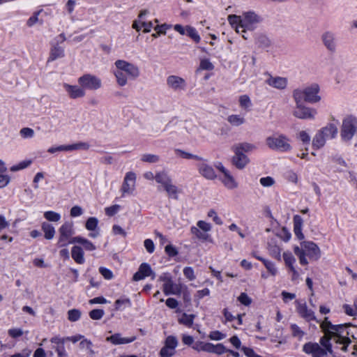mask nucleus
Wrapping results in <instances>:
<instances>
[{
    "label": "nucleus",
    "instance_id": "nucleus-1",
    "mask_svg": "<svg viewBox=\"0 0 357 357\" xmlns=\"http://www.w3.org/2000/svg\"><path fill=\"white\" fill-rule=\"evenodd\" d=\"M228 22L240 33H245L246 31H253L261 22L260 15L253 11L245 12L242 15H229L227 17Z\"/></svg>",
    "mask_w": 357,
    "mask_h": 357
},
{
    "label": "nucleus",
    "instance_id": "nucleus-2",
    "mask_svg": "<svg viewBox=\"0 0 357 357\" xmlns=\"http://www.w3.org/2000/svg\"><path fill=\"white\" fill-rule=\"evenodd\" d=\"M256 149V146L249 142H241L231 147L234 155L231 158L232 165L238 169H243L250 163V160L245 154Z\"/></svg>",
    "mask_w": 357,
    "mask_h": 357
},
{
    "label": "nucleus",
    "instance_id": "nucleus-3",
    "mask_svg": "<svg viewBox=\"0 0 357 357\" xmlns=\"http://www.w3.org/2000/svg\"><path fill=\"white\" fill-rule=\"evenodd\" d=\"M301 248L295 247L294 253L298 257L300 264L302 265L308 264L306 258L317 261L321 257V250L318 245L312 241H303L301 243Z\"/></svg>",
    "mask_w": 357,
    "mask_h": 357
},
{
    "label": "nucleus",
    "instance_id": "nucleus-4",
    "mask_svg": "<svg viewBox=\"0 0 357 357\" xmlns=\"http://www.w3.org/2000/svg\"><path fill=\"white\" fill-rule=\"evenodd\" d=\"M319 86L314 83L303 89H295L293 91V98L295 102L317 103L321 100V96L319 95Z\"/></svg>",
    "mask_w": 357,
    "mask_h": 357
},
{
    "label": "nucleus",
    "instance_id": "nucleus-5",
    "mask_svg": "<svg viewBox=\"0 0 357 357\" xmlns=\"http://www.w3.org/2000/svg\"><path fill=\"white\" fill-rule=\"evenodd\" d=\"M338 132L337 127L332 123H328L321 128L314 135L312 139V146L319 149L323 147L328 139H334Z\"/></svg>",
    "mask_w": 357,
    "mask_h": 357
},
{
    "label": "nucleus",
    "instance_id": "nucleus-6",
    "mask_svg": "<svg viewBox=\"0 0 357 357\" xmlns=\"http://www.w3.org/2000/svg\"><path fill=\"white\" fill-rule=\"evenodd\" d=\"M266 144L269 149L277 151L288 152L292 149L290 139L285 135L280 133H275L267 137Z\"/></svg>",
    "mask_w": 357,
    "mask_h": 357
},
{
    "label": "nucleus",
    "instance_id": "nucleus-7",
    "mask_svg": "<svg viewBox=\"0 0 357 357\" xmlns=\"http://www.w3.org/2000/svg\"><path fill=\"white\" fill-rule=\"evenodd\" d=\"M357 134V117L347 115L342 119L340 127V137L343 142H349Z\"/></svg>",
    "mask_w": 357,
    "mask_h": 357
},
{
    "label": "nucleus",
    "instance_id": "nucleus-8",
    "mask_svg": "<svg viewBox=\"0 0 357 357\" xmlns=\"http://www.w3.org/2000/svg\"><path fill=\"white\" fill-rule=\"evenodd\" d=\"M59 236L57 241L59 248H63L69 244L76 243L74 241L75 237H73L74 234L73 223L72 222H66L59 229Z\"/></svg>",
    "mask_w": 357,
    "mask_h": 357
},
{
    "label": "nucleus",
    "instance_id": "nucleus-9",
    "mask_svg": "<svg viewBox=\"0 0 357 357\" xmlns=\"http://www.w3.org/2000/svg\"><path fill=\"white\" fill-rule=\"evenodd\" d=\"M212 229V226L210 223L199 220L195 226L190 227V233L192 236L202 241H211V235L209 232Z\"/></svg>",
    "mask_w": 357,
    "mask_h": 357
},
{
    "label": "nucleus",
    "instance_id": "nucleus-10",
    "mask_svg": "<svg viewBox=\"0 0 357 357\" xmlns=\"http://www.w3.org/2000/svg\"><path fill=\"white\" fill-rule=\"evenodd\" d=\"M77 83L79 85L82 86L85 92L86 90L97 91L102 87L101 79L90 73H85L80 76L77 79Z\"/></svg>",
    "mask_w": 357,
    "mask_h": 357
},
{
    "label": "nucleus",
    "instance_id": "nucleus-11",
    "mask_svg": "<svg viewBox=\"0 0 357 357\" xmlns=\"http://www.w3.org/2000/svg\"><path fill=\"white\" fill-rule=\"evenodd\" d=\"M323 322L324 323V326H326L328 330H330V332L335 338V340L348 338L347 335H349V332L346 331V330L351 326L350 324L334 325L328 320V317H325Z\"/></svg>",
    "mask_w": 357,
    "mask_h": 357
},
{
    "label": "nucleus",
    "instance_id": "nucleus-12",
    "mask_svg": "<svg viewBox=\"0 0 357 357\" xmlns=\"http://www.w3.org/2000/svg\"><path fill=\"white\" fill-rule=\"evenodd\" d=\"M117 69L121 70L123 73L132 79H136L139 76L140 72L139 68L126 60L118 59L114 63Z\"/></svg>",
    "mask_w": 357,
    "mask_h": 357
},
{
    "label": "nucleus",
    "instance_id": "nucleus-13",
    "mask_svg": "<svg viewBox=\"0 0 357 357\" xmlns=\"http://www.w3.org/2000/svg\"><path fill=\"white\" fill-rule=\"evenodd\" d=\"M317 112L315 109L306 107L303 102H296L293 115L300 119H314Z\"/></svg>",
    "mask_w": 357,
    "mask_h": 357
},
{
    "label": "nucleus",
    "instance_id": "nucleus-14",
    "mask_svg": "<svg viewBox=\"0 0 357 357\" xmlns=\"http://www.w3.org/2000/svg\"><path fill=\"white\" fill-rule=\"evenodd\" d=\"M178 344V339L173 335H169L165 340V344L160 351V357H172L176 354V348Z\"/></svg>",
    "mask_w": 357,
    "mask_h": 357
},
{
    "label": "nucleus",
    "instance_id": "nucleus-15",
    "mask_svg": "<svg viewBox=\"0 0 357 357\" xmlns=\"http://www.w3.org/2000/svg\"><path fill=\"white\" fill-rule=\"evenodd\" d=\"M320 328L323 331L324 335L321 337L319 340V345L322 347V349L326 350L327 355L328 354H333V351L331 340L335 337L330 332V330H328V328L326 327V326H324V323L323 321L320 323Z\"/></svg>",
    "mask_w": 357,
    "mask_h": 357
},
{
    "label": "nucleus",
    "instance_id": "nucleus-16",
    "mask_svg": "<svg viewBox=\"0 0 357 357\" xmlns=\"http://www.w3.org/2000/svg\"><path fill=\"white\" fill-rule=\"evenodd\" d=\"M166 82L167 87L174 92L184 91L187 85L185 79L177 75L168 76Z\"/></svg>",
    "mask_w": 357,
    "mask_h": 357
},
{
    "label": "nucleus",
    "instance_id": "nucleus-17",
    "mask_svg": "<svg viewBox=\"0 0 357 357\" xmlns=\"http://www.w3.org/2000/svg\"><path fill=\"white\" fill-rule=\"evenodd\" d=\"M303 351L312 357H326V350L322 349L319 344L316 342H307L303 346Z\"/></svg>",
    "mask_w": 357,
    "mask_h": 357
},
{
    "label": "nucleus",
    "instance_id": "nucleus-18",
    "mask_svg": "<svg viewBox=\"0 0 357 357\" xmlns=\"http://www.w3.org/2000/svg\"><path fill=\"white\" fill-rule=\"evenodd\" d=\"M296 310L298 314L304 319L306 321H315L317 323H320L316 318L314 312L309 309L306 303H301L296 301Z\"/></svg>",
    "mask_w": 357,
    "mask_h": 357
},
{
    "label": "nucleus",
    "instance_id": "nucleus-19",
    "mask_svg": "<svg viewBox=\"0 0 357 357\" xmlns=\"http://www.w3.org/2000/svg\"><path fill=\"white\" fill-rule=\"evenodd\" d=\"M136 174L132 172L126 173L121 186L123 194H132L135 189Z\"/></svg>",
    "mask_w": 357,
    "mask_h": 357
},
{
    "label": "nucleus",
    "instance_id": "nucleus-20",
    "mask_svg": "<svg viewBox=\"0 0 357 357\" xmlns=\"http://www.w3.org/2000/svg\"><path fill=\"white\" fill-rule=\"evenodd\" d=\"M148 276H151V278L154 279L155 278V273L152 271L149 264L142 263L139 266L138 271L134 274L132 280L134 281H139Z\"/></svg>",
    "mask_w": 357,
    "mask_h": 357
},
{
    "label": "nucleus",
    "instance_id": "nucleus-21",
    "mask_svg": "<svg viewBox=\"0 0 357 357\" xmlns=\"http://www.w3.org/2000/svg\"><path fill=\"white\" fill-rule=\"evenodd\" d=\"M201 162L197 165L199 173L205 178L213 180L216 178V174L211 165L205 159L200 160Z\"/></svg>",
    "mask_w": 357,
    "mask_h": 357
},
{
    "label": "nucleus",
    "instance_id": "nucleus-22",
    "mask_svg": "<svg viewBox=\"0 0 357 357\" xmlns=\"http://www.w3.org/2000/svg\"><path fill=\"white\" fill-rule=\"evenodd\" d=\"M321 40L326 48L331 52H335L337 50V40L335 34L330 31L324 32L321 35Z\"/></svg>",
    "mask_w": 357,
    "mask_h": 357
},
{
    "label": "nucleus",
    "instance_id": "nucleus-23",
    "mask_svg": "<svg viewBox=\"0 0 357 357\" xmlns=\"http://www.w3.org/2000/svg\"><path fill=\"white\" fill-rule=\"evenodd\" d=\"M63 87L71 99L83 98L86 95V92L80 85H71L64 83Z\"/></svg>",
    "mask_w": 357,
    "mask_h": 357
},
{
    "label": "nucleus",
    "instance_id": "nucleus-24",
    "mask_svg": "<svg viewBox=\"0 0 357 357\" xmlns=\"http://www.w3.org/2000/svg\"><path fill=\"white\" fill-rule=\"evenodd\" d=\"M265 83L273 88L283 90L287 86V79L278 76L273 77L270 74H267V78L265 80Z\"/></svg>",
    "mask_w": 357,
    "mask_h": 357
},
{
    "label": "nucleus",
    "instance_id": "nucleus-25",
    "mask_svg": "<svg viewBox=\"0 0 357 357\" xmlns=\"http://www.w3.org/2000/svg\"><path fill=\"white\" fill-rule=\"evenodd\" d=\"M66 339L63 337H60L59 336H55L51 338L50 342L52 344H54V348L57 352L59 357H66L67 353L64 347Z\"/></svg>",
    "mask_w": 357,
    "mask_h": 357
},
{
    "label": "nucleus",
    "instance_id": "nucleus-26",
    "mask_svg": "<svg viewBox=\"0 0 357 357\" xmlns=\"http://www.w3.org/2000/svg\"><path fill=\"white\" fill-rule=\"evenodd\" d=\"M135 340V337H123L120 333H115L106 338L107 342H110L114 345L125 344L132 342Z\"/></svg>",
    "mask_w": 357,
    "mask_h": 357
},
{
    "label": "nucleus",
    "instance_id": "nucleus-27",
    "mask_svg": "<svg viewBox=\"0 0 357 357\" xmlns=\"http://www.w3.org/2000/svg\"><path fill=\"white\" fill-rule=\"evenodd\" d=\"M162 290L165 295H178L181 293V286L179 284H174L173 280H171L168 283H164Z\"/></svg>",
    "mask_w": 357,
    "mask_h": 357
},
{
    "label": "nucleus",
    "instance_id": "nucleus-28",
    "mask_svg": "<svg viewBox=\"0 0 357 357\" xmlns=\"http://www.w3.org/2000/svg\"><path fill=\"white\" fill-rule=\"evenodd\" d=\"M64 55L63 48L59 47L57 44H54L51 47L47 62L53 61L59 58H63Z\"/></svg>",
    "mask_w": 357,
    "mask_h": 357
},
{
    "label": "nucleus",
    "instance_id": "nucleus-29",
    "mask_svg": "<svg viewBox=\"0 0 357 357\" xmlns=\"http://www.w3.org/2000/svg\"><path fill=\"white\" fill-rule=\"evenodd\" d=\"M294 221V231L295 235L297 236V238L300 240L304 238V235L302 232V227L303 224V220L302 218L298 215H296L294 216L293 218Z\"/></svg>",
    "mask_w": 357,
    "mask_h": 357
},
{
    "label": "nucleus",
    "instance_id": "nucleus-30",
    "mask_svg": "<svg viewBox=\"0 0 357 357\" xmlns=\"http://www.w3.org/2000/svg\"><path fill=\"white\" fill-rule=\"evenodd\" d=\"M84 251L79 246L75 245L71 249V256L74 261L78 264H83L85 261Z\"/></svg>",
    "mask_w": 357,
    "mask_h": 357
},
{
    "label": "nucleus",
    "instance_id": "nucleus-31",
    "mask_svg": "<svg viewBox=\"0 0 357 357\" xmlns=\"http://www.w3.org/2000/svg\"><path fill=\"white\" fill-rule=\"evenodd\" d=\"M223 185L229 190H234L238 187V183L232 176L230 172H225L223 177L221 178Z\"/></svg>",
    "mask_w": 357,
    "mask_h": 357
},
{
    "label": "nucleus",
    "instance_id": "nucleus-32",
    "mask_svg": "<svg viewBox=\"0 0 357 357\" xmlns=\"http://www.w3.org/2000/svg\"><path fill=\"white\" fill-rule=\"evenodd\" d=\"M195 315L193 314H188L185 312L181 314L178 317V322L188 328H191L194 323Z\"/></svg>",
    "mask_w": 357,
    "mask_h": 357
},
{
    "label": "nucleus",
    "instance_id": "nucleus-33",
    "mask_svg": "<svg viewBox=\"0 0 357 357\" xmlns=\"http://www.w3.org/2000/svg\"><path fill=\"white\" fill-rule=\"evenodd\" d=\"M228 123L232 126H241L245 123L246 120L244 116L240 114H231L227 118Z\"/></svg>",
    "mask_w": 357,
    "mask_h": 357
},
{
    "label": "nucleus",
    "instance_id": "nucleus-34",
    "mask_svg": "<svg viewBox=\"0 0 357 357\" xmlns=\"http://www.w3.org/2000/svg\"><path fill=\"white\" fill-rule=\"evenodd\" d=\"M42 231L44 232V236L47 240H51L55 235L54 227L48 222H44L41 225Z\"/></svg>",
    "mask_w": 357,
    "mask_h": 357
},
{
    "label": "nucleus",
    "instance_id": "nucleus-35",
    "mask_svg": "<svg viewBox=\"0 0 357 357\" xmlns=\"http://www.w3.org/2000/svg\"><path fill=\"white\" fill-rule=\"evenodd\" d=\"M114 75L116 77V82L120 86H124L128 83V75L121 70L116 69L114 71Z\"/></svg>",
    "mask_w": 357,
    "mask_h": 357
},
{
    "label": "nucleus",
    "instance_id": "nucleus-36",
    "mask_svg": "<svg viewBox=\"0 0 357 357\" xmlns=\"http://www.w3.org/2000/svg\"><path fill=\"white\" fill-rule=\"evenodd\" d=\"M155 179L158 183L161 184V185L164 188L167 185L169 182L172 181L169 176L165 172H160L157 173L155 175Z\"/></svg>",
    "mask_w": 357,
    "mask_h": 357
},
{
    "label": "nucleus",
    "instance_id": "nucleus-37",
    "mask_svg": "<svg viewBox=\"0 0 357 357\" xmlns=\"http://www.w3.org/2000/svg\"><path fill=\"white\" fill-rule=\"evenodd\" d=\"M239 106L241 109L248 112L250 110L252 104L248 95H242L238 98Z\"/></svg>",
    "mask_w": 357,
    "mask_h": 357
},
{
    "label": "nucleus",
    "instance_id": "nucleus-38",
    "mask_svg": "<svg viewBox=\"0 0 357 357\" xmlns=\"http://www.w3.org/2000/svg\"><path fill=\"white\" fill-rule=\"evenodd\" d=\"M74 241H77L76 243L82 244L86 250L93 251L96 249V246L92 242L83 237L75 236Z\"/></svg>",
    "mask_w": 357,
    "mask_h": 357
},
{
    "label": "nucleus",
    "instance_id": "nucleus-39",
    "mask_svg": "<svg viewBox=\"0 0 357 357\" xmlns=\"http://www.w3.org/2000/svg\"><path fill=\"white\" fill-rule=\"evenodd\" d=\"M227 352V349L221 343L213 344L209 343L208 353H213L218 355H221Z\"/></svg>",
    "mask_w": 357,
    "mask_h": 357
},
{
    "label": "nucleus",
    "instance_id": "nucleus-40",
    "mask_svg": "<svg viewBox=\"0 0 357 357\" xmlns=\"http://www.w3.org/2000/svg\"><path fill=\"white\" fill-rule=\"evenodd\" d=\"M175 151H176V154L182 158L194 159V160H204V158L202 157H199V155L190 153L188 152L184 151L181 149H176Z\"/></svg>",
    "mask_w": 357,
    "mask_h": 357
},
{
    "label": "nucleus",
    "instance_id": "nucleus-41",
    "mask_svg": "<svg viewBox=\"0 0 357 357\" xmlns=\"http://www.w3.org/2000/svg\"><path fill=\"white\" fill-rule=\"evenodd\" d=\"M165 190L167 192L169 197L177 199L178 189L177 187L172 184V181L169 182L164 187Z\"/></svg>",
    "mask_w": 357,
    "mask_h": 357
},
{
    "label": "nucleus",
    "instance_id": "nucleus-42",
    "mask_svg": "<svg viewBox=\"0 0 357 357\" xmlns=\"http://www.w3.org/2000/svg\"><path fill=\"white\" fill-rule=\"evenodd\" d=\"M82 315V312L78 309H72L68 311V319L70 321H78Z\"/></svg>",
    "mask_w": 357,
    "mask_h": 357
},
{
    "label": "nucleus",
    "instance_id": "nucleus-43",
    "mask_svg": "<svg viewBox=\"0 0 357 357\" xmlns=\"http://www.w3.org/2000/svg\"><path fill=\"white\" fill-rule=\"evenodd\" d=\"M45 218L50 222H58L61 219V215L52 211H48L44 213Z\"/></svg>",
    "mask_w": 357,
    "mask_h": 357
},
{
    "label": "nucleus",
    "instance_id": "nucleus-44",
    "mask_svg": "<svg viewBox=\"0 0 357 357\" xmlns=\"http://www.w3.org/2000/svg\"><path fill=\"white\" fill-rule=\"evenodd\" d=\"M291 334L294 337H297L298 340H301L303 337L305 335V332L302 331L300 327L293 324L290 326Z\"/></svg>",
    "mask_w": 357,
    "mask_h": 357
},
{
    "label": "nucleus",
    "instance_id": "nucleus-45",
    "mask_svg": "<svg viewBox=\"0 0 357 357\" xmlns=\"http://www.w3.org/2000/svg\"><path fill=\"white\" fill-rule=\"evenodd\" d=\"M283 259L285 264L289 267V268L294 267V264L295 263L296 259L290 252H284Z\"/></svg>",
    "mask_w": 357,
    "mask_h": 357
},
{
    "label": "nucleus",
    "instance_id": "nucleus-46",
    "mask_svg": "<svg viewBox=\"0 0 357 357\" xmlns=\"http://www.w3.org/2000/svg\"><path fill=\"white\" fill-rule=\"evenodd\" d=\"M98 220L95 217L89 218L86 222V229L89 231H94L98 227Z\"/></svg>",
    "mask_w": 357,
    "mask_h": 357
},
{
    "label": "nucleus",
    "instance_id": "nucleus-47",
    "mask_svg": "<svg viewBox=\"0 0 357 357\" xmlns=\"http://www.w3.org/2000/svg\"><path fill=\"white\" fill-rule=\"evenodd\" d=\"M159 160V156L155 154H144L141 158L142 161L148 163H155L158 162Z\"/></svg>",
    "mask_w": 357,
    "mask_h": 357
},
{
    "label": "nucleus",
    "instance_id": "nucleus-48",
    "mask_svg": "<svg viewBox=\"0 0 357 357\" xmlns=\"http://www.w3.org/2000/svg\"><path fill=\"white\" fill-rule=\"evenodd\" d=\"M186 35L190 36L192 39H193L196 43H199L200 40V37L198 35L196 29L192 26H186Z\"/></svg>",
    "mask_w": 357,
    "mask_h": 357
},
{
    "label": "nucleus",
    "instance_id": "nucleus-49",
    "mask_svg": "<svg viewBox=\"0 0 357 357\" xmlns=\"http://www.w3.org/2000/svg\"><path fill=\"white\" fill-rule=\"evenodd\" d=\"M210 342H197L192 348L197 351H206L208 352Z\"/></svg>",
    "mask_w": 357,
    "mask_h": 357
},
{
    "label": "nucleus",
    "instance_id": "nucleus-50",
    "mask_svg": "<svg viewBox=\"0 0 357 357\" xmlns=\"http://www.w3.org/2000/svg\"><path fill=\"white\" fill-rule=\"evenodd\" d=\"M105 312L101 309H95L89 312V317L91 319L99 320L104 316Z\"/></svg>",
    "mask_w": 357,
    "mask_h": 357
},
{
    "label": "nucleus",
    "instance_id": "nucleus-51",
    "mask_svg": "<svg viewBox=\"0 0 357 357\" xmlns=\"http://www.w3.org/2000/svg\"><path fill=\"white\" fill-rule=\"evenodd\" d=\"M68 146V151H73V150H77V149H84L87 150L89 149V145L87 143L85 142H79L71 145H67Z\"/></svg>",
    "mask_w": 357,
    "mask_h": 357
},
{
    "label": "nucleus",
    "instance_id": "nucleus-52",
    "mask_svg": "<svg viewBox=\"0 0 357 357\" xmlns=\"http://www.w3.org/2000/svg\"><path fill=\"white\" fill-rule=\"evenodd\" d=\"M199 68L201 70H212L214 68L213 64L209 61V59H204L201 60L199 64Z\"/></svg>",
    "mask_w": 357,
    "mask_h": 357
},
{
    "label": "nucleus",
    "instance_id": "nucleus-53",
    "mask_svg": "<svg viewBox=\"0 0 357 357\" xmlns=\"http://www.w3.org/2000/svg\"><path fill=\"white\" fill-rule=\"evenodd\" d=\"M259 183L264 187H271L275 184V181L271 176H266L261 178Z\"/></svg>",
    "mask_w": 357,
    "mask_h": 357
},
{
    "label": "nucleus",
    "instance_id": "nucleus-54",
    "mask_svg": "<svg viewBox=\"0 0 357 357\" xmlns=\"http://www.w3.org/2000/svg\"><path fill=\"white\" fill-rule=\"evenodd\" d=\"M226 335L222 333L219 331H211L208 335V337L212 340H221L224 339Z\"/></svg>",
    "mask_w": 357,
    "mask_h": 357
},
{
    "label": "nucleus",
    "instance_id": "nucleus-55",
    "mask_svg": "<svg viewBox=\"0 0 357 357\" xmlns=\"http://www.w3.org/2000/svg\"><path fill=\"white\" fill-rule=\"evenodd\" d=\"M238 301L245 306L250 305L252 302V299L245 293H241L238 297Z\"/></svg>",
    "mask_w": 357,
    "mask_h": 357
},
{
    "label": "nucleus",
    "instance_id": "nucleus-56",
    "mask_svg": "<svg viewBox=\"0 0 357 357\" xmlns=\"http://www.w3.org/2000/svg\"><path fill=\"white\" fill-rule=\"evenodd\" d=\"M100 273L103 276V278L106 280H111L113 278L114 275L109 269L105 267L99 268Z\"/></svg>",
    "mask_w": 357,
    "mask_h": 357
},
{
    "label": "nucleus",
    "instance_id": "nucleus-57",
    "mask_svg": "<svg viewBox=\"0 0 357 357\" xmlns=\"http://www.w3.org/2000/svg\"><path fill=\"white\" fill-rule=\"evenodd\" d=\"M183 274L186 278L192 281L196 278L194 270L192 267H185L183 269Z\"/></svg>",
    "mask_w": 357,
    "mask_h": 357
},
{
    "label": "nucleus",
    "instance_id": "nucleus-58",
    "mask_svg": "<svg viewBox=\"0 0 357 357\" xmlns=\"http://www.w3.org/2000/svg\"><path fill=\"white\" fill-rule=\"evenodd\" d=\"M120 209V206L118 204H114L113 206L105 208V213L108 216L114 215Z\"/></svg>",
    "mask_w": 357,
    "mask_h": 357
},
{
    "label": "nucleus",
    "instance_id": "nucleus-59",
    "mask_svg": "<svg viewBox=\"0 0 357 357\" xmlns=\"http://www.w3.org/2000/svg\"><path fill=\"white\" fill-rule=\"evenodd\" d=\"M264 266L267 268L268 271L273 276H275L277 274L278 270H277L274 263H273L272 261L268 260L267 261H264Z\"/></svg>",
    "mask_w": 357,
    "mask_h": 357
},
{
    "label": "nucleus",
    "instance_id": "nucleus-60",
    "mask_svg": "<svg viewBox=\"0 0 357 357\" xmlns=\"http://www.w3.org/2000/svg\"><path fill=\"white\" fill-rule=\"evenodd\" d=\"M20 135L24 138H31L34 135V131L29 128H23L20 130Z\"/></svg>",
    "mask_w": 357,
    "mask_h": 357
},
{
    "label": "nucleus",
    "instance_id": "nucleus-61",
    "mask_svg": "<svg viewBox=\"0 0 357 357\" xmlns=\"http://www.w3.org/2000/svg\"><path fill=\"white\" fill-rule=\"evenodd\" d=\"M335 343L337 344H343L342 347L341 348V349L344 351V352H346L347 351V347L348 346L351 344V340L348 337V338H343V340H335Z\"/></svg>",
    "mask_w": 357,
    "mask_h": 357
},
{
    "label": "nucleus",
    "instance_id": "nucleus-62",
    "mask_svg": "<svg viewBox=\"0 0 357 357\" xmlns=\"http://www.w3.org/2000/svg\"><path fill=\"white\" fill-rule=\"evenodd\" d=\"M144 245L149 253H153L155 250V245L151 239H146Z\"/></svg>",
    "mask_w": 357,
    "mask_h": 357
},
{
    "label": "nucleus",
    "instance_id": "nucleus-63",
    "mask_svg": "<svg viewBox=\"0 0 357 357\" xmlns=\"http://www.w3.org/2000/svg\"><path fill=\"white\" fill-rule=\"evenodd\" d=\"M269 251L271 255L275 258L280 257L281 249L277 245H269Z\"/></svg>",
    "mask_w": 357,
    "mask_h": 357
},
{
    "label": "nucleus",
    "instance_id": "nucleus-64",
    "mask_svg": "<svg viewBox=\"0 0 357 357\" xmlns=\"http://www.w3.org/2000/svg\"><path fill=\"white\" fill-rule=\"evenodd\" d=\"M241 350L244 352L247 357H261L260 356L257 355L251 348L242 347Z\"/></svg>",
    "mask_w": 357,
    "mask_h": 357
}]
</instances>
